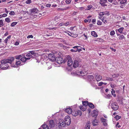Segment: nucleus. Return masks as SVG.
<instances>
[{
	"label": "nucleus",
	"mask_w": 129,
	"mask_h": 129,
	"mask_svg": "<svg viewBox=\"0 0 129 129\" xmlns=\"http://www.w3.org/2000/svg\"><path fill=\"white\" fill-rule=\"evenodd\" d=\"M76 74L81 76H86L85 77L88 79V80L90 82H92L94 81V77L92 75H86L87 73L86 72H84L81 71L77 70L76 71Z\"/></svg>",
	"instance_id": "nucleus-1"
},
{
	"label": "nucleus",
	"mask_w": 129,
	"mask_h": 129,
	"mask_svg": "<svg viewBox=\"0 0 129 129\" xmlns=\"http://www.w3.org/2000/svg\"><path fill=\"white\" fill-rule=\"evenodd\" d=\"M14 57H12L8 59H4L2 60L1 61V62L2 64H7V63H9L11 65V66L12 67H16V66L15 65L14 66H13L11 64V63H12V61L14 60Z\"/></svg>",
	"instance_id": "nucleus-2"
},
{
	"label": "nucleus",
	"mask_w": 129,
	"mask_h": 129,
	"mask_svg": "<svg viewBox=\"0 0 129 129\" xmlns=\"http://www.w3.org/2000/svg\"><path fill=\"white\" fill-rule=\"evenodd\" d=\"M55 61H56L57 63L60 64L65 63L66 61V60L65 59L63 60V58L61 57H57L56 58Z\"/></svg>",
	"instance_id": "nucleus-3"
},
{
	"label": "nucleus",
	"mask_w": 129,
	"mask_h": 129,
	"mask_svg": "<svg viewBox=\"0 0 129 129\" xmlns=\"http://www.w3.org/2000/svg\"><path fill=\"white\" fill-rule=\"evenodd\" d=\"M73 66L75 68L77 67H80L81 66L80 64V60H79V59L75 60L74 61Z\"/></svg>",
	"instance_id": "nucleus-4"
},
{
	"label": "nucleus",
	"mask_w": 129,
	"mask_h": 129,
	"mask_svg": "<svg viewBox=\"0 0 129 129\" xmlns=\"http://www.w3.org/2000/svg\"><path fill=\"white\" fill-rule=\"evenodd\" d=\"M64 122L66 123V124L69 125H70L71 123V119L70 117L69 116H66L65 118Z\"/></svg>",
	"instance_id": "nucleus-5"
},
{
	"label": "nucleus",
	"mask_w": 129,
	"mask_h": 129,
	"mask_svg": "<svg viewBox=\"0 0 129 129\" xmlns=\"http://www.w3.org/2000/svg\"><path fill=\"white\" fill-rule=\"evenodd\" d=\"M48 58L51 61H53L55 60V56L53 53H50L48 55Z\"/></svg>",
	"instance_id": "nucleus-6"
},
{
	"label": "nucleus",
	"mask_w": 129,
	"mask_h": 129,
	"mask_svg": "<svg viewBox=\"0 0 129 129\" xmlns=\"http://www.w3.org/2000/svg\"><path fill=\"white\" fill-rule=\"evenodd\" d=\"M111 108L114 111L117 110L118 108L117 104L116 102L112 103L111 104Z\"/></svg>",
	"instance_id": "nucleus-7"
},
{
	"label": "nucleus",
	"mask_w": 129,
	"mask_h": 129,
	"mask_svg": "<svg viewBox=\"0 0 129 129\" xmlns=\"http://www.w3.org/2000/svg\"><path fill=\"white\" fill-rule=\"evenodd\" d=\"M82 112L81 111L79 110H77L76 111H74L72 113V115L74 116H76L78 115L81 116L82 114Z\"/></svg>",
	"instance_id": "nucleus-8"
},
{
	"label": "nucleus",
	"mask_w": 129,
	"mask_h": 129,
	"mask_svg": "<svg viewBox=\"0 0 129 129\" xmlns=\"http://www.w3.org/2000/svg\"><path fill=\"white\" fill-rule=\"evenodd\" d=\"M99 3L102 6H107L108 3L107 0H100Z\"/></svg>",
	"instance_id": "nucleus-9"
},
{
	"label": "nucleus",
	"mask_w": 129,
	"mask_h": 129,
	"mask_svg": "<svg viewBox=\"0 0 129 129\" xmlns=\"http://www.w3.org/2000/svg\"><path fill=\"white\" fill-rule=\"evenodd\" d=\"M67 59L68 60V66H70L72 65L73 63V61L72 59L69 56H68L67 57Z\"/></svg>",
	"instance_id": "nucleus-10"
},
{
	"label": "nucleus",
	"mask_w": 129,
	"mask_h": 129,
	"mask_svg": "<svg viewBox=\"0 0 129 129\" xmlns=\"http://www.w3.org/2000/svg\"><path fill=\"white\" fill-rule=\"evenodd\" d=\"M0 68L3 70H6L7 69H9V68H10L8 64H1L0 65Z\"/></svg>",
	"instance_id": "nucleus-11"
},
{
	"label": "nucleus",
	"mask_w": 129,
	"mask_h": 129,
	"mask_svg": "<svg viewBox=\"0 0 129 129\" xmlns=\"http://www.w3.org/2000/svg\"><path fill=\"white\" fill-rule=\"evenodd\" d=\"M104 15H107L108 16L109 15V13L108 11H105L103 12H101L100 13L99 15L101 16H102Z\"/></svg>",
	"instance_id": "nucleus-12"
},
{
	"label": "nucleus",
	"mask_w": 129,
	"mask_h": 129,
	"mask_svg": "<svg viewBox=\"0 0 129 129\" xmlns=\"http://www.w3.org/2000/svg\"><path fill=\"white\" fill-rule=\"evenodd\" d=\"M66 124L64 122V121L63 120H61V121L60 120L59 123V126H61L62 127H64L66 126Z\"/></svg>",
	"instance_id": "nucleus-13"
},
{
	"label": "nucleus",
	"mask_w": 129,
	"mask_h": 129,
	"mask_svg": "<svg viewBox=\"0 0 129 129\" xmlns=\"http://www.w3.org/2000/svg\"><path fill=\"white\" fill-rule=\"evenodd\" d=\"M101 120L102 121V122H103V125L104 126H106L107 124V120L103 118H101Z\"/></svg>",
	"instance_id": "nucleus-14"
},
{
	"label": "nucleus",
	"mask_w": 129,
	"mask_h": 129,
	"mask_svg": "<svg viewBox=\"0 0 129 129\" xmlns=\"http://www.w3.org/2000/svg\"><path fill=\"white\" fill-rule=\"evenodd\" d=\"M49 126L50 127H54L55 126V124L53 120H51L49 121Z\"/></svg>",
	"instance_id": "nucleus-15"
},
{
	"label": "nucleus",
	"mask_w": 129,
	"mask_h": 129,
	"mask_svg": "<svg viewBox=\"0 0 129 129\" xmlns=\"http://www.w3.org/2000/svg\"><path fill=\"white\" fill-rule=\"evenodd\" d=\"M95 78L97 81H99L102 79V76L99 75H97L95 76Z\"/></svg>",
	"instance_id": "nucleus-16"
},
{
	"label": "nucleus",
	"mask_w": 129,
	"mask_h": 129,
	"mask_svg": "<svg viewBox=\"0 0 129 129\" xmlns=\"http://www.w3.org/2000/svg\"><path fill=\"white\" fill-rule=\"evenodd\" d=\"M73 48H76V49L77 50V51H78V52H80V51L82 50L81 49L82 48H81V47L79 46H76L73 47Z\"/></svg>",
	"instance_id": "nucleus-17"
},
{
	"label": "nucleus",
	"mask_w": 129,
	"mask_h": 129,
	"mask_svg": "<svg viewBox=\"0 0 129 129\" xmlns=\"http://www.w3.org/2000/svg\"><path fill=\"white\" fill-rule=\"evenodd\" d=\"M65 111L69 114H71L72 113V110L71 108H67L65 109Z\"/></svg>",
	"instance_id": "nucleus-18"
},
{
	"label": "nucleus",
	"mask_w": 129,
	"mask_h": 129,
	"mask_svg": "<svg viewBox=\"0 0 129 129\" xmlns=\"http://www.w3.org/2000/svg\"><path fill=\"white\" fill-rule=\"evenodd\" d=\"M92 122L93 125H96L98 124V121L96 119H94L93 120Z\"/></svg>",
	"instance_id": "nucleus-19"
},
{
	"label": "nucleus",
	"mask_w": 129,
	"mask_h": 129,
	"mask_svg": "<svg viewBox=\"0 0 129 129\" xmlns=\"http://www.w3.org/2000/svg\"><path fill=\"white\" fill-rule=\"evenodd\" d=\"M30 10L32 13H37L38 11V10L36 8L32 9Z\"/></svg>",
	"instance_id": "nucleus-20"
},
{
	"label": "nucleus",
	"mask_w": 129,
	"mask_h": 129,
	"mask_svg": "<svg viewBox=\"0 0 129 129\" xmlns=\"http://www.w3.org/2000/svg\"><path fill=\"white\" fill-rule=\"evenodd\" d=\"M93 114L94 115H93V117H94L95 118L97 117L98 115V112L97 110H94L93 111Z\"/></svg>",
	"instance_id": "nucleus-21"
},
{
	"label": "nucleus",
	"mask_w": 129,
	"mask_h": 129,
	"mask_svg": "<svg viewBox=\"0 0 129 129\" xmlns=\"http://www.w3.org/2000/svg\"><path fill=\"white\" fill-rule=\"evenodd\" d=\"M89 103L87 101H82V104L83 106L86 107V106L88 105Z\"/></svg>",
	"instance_id": "nucleus-22"
},
{
	"label": "nucleus",
	"mask_w": 129,
	"mask_h": 129,
	"mask_svg": "<svg viewBox=\"0 0 129 129\" xmlns=\"http://www.w3.org/2000/svg\"><path fill=\"white\" fill-rule=\"evenodd\" d=\"M90 122L89 121L88 122V123H87L85 126V129H90Z\"/></svg>",
	"instance_id": "nucleus-23"
},
{
	"label": "nucleus",
	"mask_w": 129,
	"mask_h": 129,
	"mask_svg": "<svg viewBox=\"0 0 129 129\" xmlns=\"http://www.w3.org/2000/svg\"><path fill=\"white\" fill-rule=\"evenodd\" d=\"M124 29V27H121L118 29H116V32L117 31H118L120 33H121Z\"/></svg>",
	"instance_id": "nucleus-24"
},
{
	"label": "nucleus",
	"mask_w": 129,
	"mask_h": 129,
	"mask_svg": "<svg viewBox=\"0 0 129 129\" xmlns=\"http://www.w3.org/2000/svg\"><path fill=\"white\" fill-rule=\"evenodd\" d=\"M108 1L110 3H113V4L114 5H116L117 4L116 0H108Z\"/></svg>",
	"instance_id": "nucleus-25"
},
{
	"label": "nucleus",
	"mask_w": 129,
	"mask_h": 129,
	"mask_svg": "<svg viewBox=\"0 0 129 129\" xmlns=\"http://www.w3.org/2000/svg\"><path fill=\"white\" fill-rule=\"evenodd\" d=\"M79 108L81 110H82L83 111H85L86 109V107L83 106H79Z\"/></svg>",
	"instance_id": "nucleus-26"
},
{
	"label": "nucleus",
	"mask_w": 129,
	"mask_h": 129,
	"mask_svg": "<svg viewBox=\"0 0 129 129\" xmlns=\"http://www.w3.org/2000/svg\"><path fill=\"white\" fill-rule=\"evenodd\" d=\"M88 106L91 109H93L94 108V105L91 103H89Z\"/></svg>",
	"instance_id": "nucleus-27"
},
{
	"label": "nucleus",
	"mask_w": 129,
	"mask_h": 129,
	"mask_svg": "<svg viewBox=\"0 0 129 129\" xmlns=\"http://www.w3.org/2000/svg\"><path fill=\"white\" fill-rule=\"evenodd\" d=\"M42 126L43 129H49L48 126L46 124H43Z\"/></svg>",
	"instance_id": "nucleus-28"
},
{
	"label": "nucleus",
	"mask_w": 129,
	"mask_h": 129,
	"mask_svg": "<svg viewBox=\"0 0 129 129\" xmlns=\"http://www.w3.org/2000/svg\"><path fill=\"white\" fill-rule=\"evenodd\" d=\"M91 34L92 36L95 37L98 36L97 34L94 31L91 32Z\"/></svg>",
	"instance_id": "nucleus-29"
},
{
	"label": "nucleus",
	"mask_w": 129,
	"mask_h": 129,
	"mask_svg": "<svg viewBox=\"0 0 129 129\" xmlns=\"http://www.w3.org/2000/svg\"><path fill=\"white\" fill-rule=\"evenodd\" d=\"M115 93V91L114 90V89L113 88L112 89V91H111V93L113 95L114 97H115L116 96V94H114Z\"/></svg>",
	"instance_id": "nucleus-30"
},
{
	"label": "nucleus",
	"mask_w": 129,
	"mask_h": 129,
	"mask_svg": "<svg viewBox=\"0 0 129 129\" xmlns=\"http://www.w3.org/2000/svg\"><path fill=\"white\" fill-rule=\"evenodd\" d=\"M15 58L16 59L21 60L22 58V56L21 55H19L18 56H15Z\"/></svg>",
	"instance_id": "nucleus-31"
},
{
	"label": "nucleus",
	"mask_w": 129,
	"mask_h": 129,
	"mask_svg": "<svg viewBox=\"0 0 129 129\" xmlns=\"http://www.w3.org/2000/svg\"><path fill=\"white\" fill-rule=\"evenodd\" d=\"M119 1H120L121 4H123L125 3L126 2V0H118Z\"/></svg>",
	"instance_id": "nucleus-32"
},
{
	"label": "nucleus",
	"mask_w": 129,
	"mask_h": 129,
	"mask_svg": "<svg viewBox=\"0 0 129 129\" xmlns=\"http://www.w3.org/2000/svg\"><path fill=\"white\" fill-rule=\"evenodd\" d=\"M114 118L116 119V120H118L121 118V117L119 116L118 115H116L115 117Z\"/></svg>",
	"instance_id": "nucleus-33"
},
{
	"label": "nucleus",
	"mask_w": 129,
	"mask_h": 129,
	"mask_svg": "<svg viewBox=\"0 0 129 129\" xmlns=\"http://www.w3.org/2000/svg\"><path fill=\"white\" fill-rule=\"evenodd\" d=\"M106 79L105 80H106L107 81H112L113 80V79L112 78H111L109 77H106Z\"/></svg>",
	"instance_id": "nucleus-34"
},
{
	"label": "nucleus",
	"mask_w": 129,
	"mask_h": 129,
	"mask_svg": "<svg viewBox=\"0 0 129 129\" xmlns=\"http://www.w3.org/2000/svg\"><path fill=\"white\" fill-rule=\"evenodd\" d=\"M125 38L124 37L123 35H120L119 37V38L120 40H122L123 39H125Z\"/></svg>",
	"instance_id": "nucleus-35"
},
{
	"label": "nucleus",
	"mask_w": 129,
	"mask_h": 129,
	"mask_svg": "<svg viewBox=\"0 0 129 129\" xmlns=\"http://www.w3.org/2000/svg\"><path fill=\"white\" fill-rule=\"evenodd\" d=\"M5 21L6 22H7L8 23H9L11 21V20H10V19L8 18H5Z\"/></svg>",
	"instance_id": "nucleus-36"
},
{
	"label": "nucleus",
	"mask_w": 129,
	"mask_h": 129,
	"mask_svg": "<svg viewBox=\"0 0 129 129\" xmlns=\"http://www.w3.org/2000/svg\"><path fill=\"white\" fill-rule=\"evenodd\" d=\"M17 22H13L11 23V26H14L17 24Z\"/></svg>",
	"instance_id": "nucleus-37"
},
{
	"label": "nucleus",
	"mask_w": 129,
	"mask_h": 129,
	"mask_svg": "<svg viewBox=\"0 0 129 129\" xmlns=\"http://www.w3.org/2000/svg\"><path fill=\"white\" fill-rule=\"evenodd\" d=\"M92 7V6L91 5H88L87 6V8L86 9L87 10H89Z\"/></svg>",
	"instance_id": "nucleus-38"
},
{
	"label": "nucleus",
	"mask_w": 129,
	"mask_h": 129,
	"mask_svg": "<svg viewBox=\"0 0 129 129\" xmlns=\"http://www.w3.org/2000/svg\"><path fill=\"white\" fill-rule=\"evenodd\" d=\"M119 76V74H115L114 75H112V77L113 78H115L118 77Z\"/></svg>",
	"instance_id": "nucleus-39"
},
{
	"label": "nucleus",
	"mask_w": 129,
	"mask_h": 129,
	"mask_svg": "<svg viewBox=\"0 0 129 129\" xmlns=\"http://www.w3.org/2000/svg\"><path fill=\"white\" fill-rule=\"evenodd\" d=\"M102 21L103 22H104L105 24H106L107 23V20H105V19L104 18H102L101 19Z\"/></svg>",
	"instance_id": "nucleus-40"
},
{
	"label": "nucleus",
	"mask_w": 129,
	"mask_h": 129,
	"mask_svg": "<svg viewBox=\"0 0 129 129\" xmlns=\"http://www.w3.org/2000/svg\"><path fill=\"white\" fill-rule=\"evenodd\" d=\"M115 34V32L114 31H111L110 32V35L112 36L114 35Z\"/></svg>",
	"instance_id": "nucleus-41"
},
{
	"label": "nucleus",
	"mask_w": 129,
	"mask_h": 129,
	"mask_svg": "<svg viewBox=\"0 0 129 129\" xmlns=\"http://www.w3.org/2000/svg\"><path fill=\"white\" fill-rule=\"evenodd\" d=\"M31 3V0H27L25 3L27 4H30Z\"/></svg>",
	"instance_id": "nucleus-42"
},
{
	"label": "nucleus",
	"mask_w": 129,
	"mask_h": 129,
	"mask_svg": "<svg viewBox=\"0 0 129 129\" xmlns=\"http://www.w3.org/2000/svg\"><path fill=\"white\" fill-rule=\"evenodd\" d=\"M21 63V61H20L19 60L17 61H16V65H19Z\"/></svg>",
	"instance_id": "nucleus-43"
},
{
	"label": "nucleus",
	"mask_w": 129,
	"mask_h": 129,
	"mask_svg": "<svg viewBox=\"0 0 129 129\" xmlns=\"http://www.w3.org/2000/svg\"><path fill=\"white\" fill-rule=\"evenodd\" d=\"M102 23L100 20L98 21L97 24L99 25H101L102 24Z\"/></svg>",
	"instance_id": "nucleus-44"
},
{
	"label": "nucleus",
	"mask_w": 129,
	"mask_h": 129,
	"mask_svg": "<svg viewBox=\"0 0 129 129\" xmlns=\"http://www.w3.org/2000/svg\"><path fill=\"white\" fill-rule=\"evenodd\" d=\"M110 85L111 87L112 88H114L115 87H116V85L115 84H111Z\"/></svg>",
	"instance_id": "nucleus-45"
},
{
	"label": "nucleus",
	"mask_w": 129,
	"mask_h": 129,
	"mask_svg": "<svg viewBox=\"0 0 129 129\" xmlns=\"http://www.w3.org/2000/svg\"><path fill=\"white\" fill-rule=\"evenodd\" d=\"M69 22L63 23V25H65L66 26H67L68 25H69Z\"/></svg>",
	"instance_id": "nucleus-46"
},
{
	"label": "nucleus",
	"mask_w": 129,
	"mask_h": 129,
	"mask_svg": "<svg viewBox=\"0 0 129 129\" xmlns=\"http://www.w3.org/2000/svg\"><path fill=\"white\" fill-rule=\"evenodd\" d=\"M0 25H2L3 26V21L2 20H0Z\"/></svg>",
	"instance_id": "nucleus-47"
},
{
	"label": "nucleus",
	"mask_w": 129,
	"mask_h": 129,
	"mask_svg": "<svg viewBox=\"0 0 129 129\" xmlns=\"http://www.w3.org/2000/svg\"><path fill=\"white\" fill-rule=\"evenodd\" d=\"M103 84V83L102 82H100L99 83V84H98V86H102V85Z\"/></svg>",
	"instance_id": "nucleus-48"
},
{
	"label": "nucleus",
	"mask_w": 129,
	"mask_h": 129,
	"mask_svg": "<svg viewBox=\"0 0 129 129\" xmlns=\"http://www.w3.org/2000/svg\"><path fill=\"white\" fill-rule=\"evenodd\" d=\"M71 51L73 52H75L77 51V50L76 49H72L71 50Z\"/></svg>",
	"instance_id": "nucleus-49"
},
{
	"label": "nucleus",
	"mask_w": 129,
	"mask_h": 129,
	"mask_svg": "<svg viewBox=\"0 0 129 129\" xmlns=\"http://www.w3.org/2000/svg\"><path fill=\"white\" fill-rule=\"evenodd\" d=\"M96 21V20L95 19H92V22L94 24H95V22Z\"/></svg>",
	"instance_id": "nucleus-50"
},
{
	"label": "nucleus",
	"mask_w": 129,
	"mask_h": 129,
	"mask_svg": "<svg viewBox=\"0 0 129 129\" xmlns=\"http://www.w3.org/2000/svg\"><path fill=\"white\" fill-rule=\"evenodd\" d=\"M21 60L23 62H24L26 61V60L25 58H22V59H21Z\"/></svg>",
	"instance_id": "nucleus-51"
},
{
	"label": "nucleus",
	"mask_w": 129,
	"mask_h": 129,
	"mask_svg": "<svg viewBox=\"0 0 129 129\" xmlns=\"http://www.w3.org/2000/svg\"><path fill=\"white\" fill-rule=\"evenodd\" d=\"M15 14V13L14 11H11V12L9 13V14L10 15H14Z\"/></svg>",
	"instance_id": "nucleus-52"
},
{
	"label": "nucleus",
	"mask_w": 129,
	"mask_h": 129,
	"mask_svg": "<svg viewBox=\"0 0 129 129\" xmlns=\"http://www.w3.org/2000/svg\"><path fill=\"white\" fill-rule=\"evenodd\" d=\"M33 38V36L32 35H28L27 36V38Z\"/></svg>",
	"instance_id": "nucleus-53"
},
{
	"label": "nucleus",
	"mask_w": 129,
	"mask_h": 129,
	"mask_svg": "<svg viewBox=\"0 0 129 129\" xmlns=\"http://www.w3.org/2000/svg\"><path fill=\"white\" fill-rule=\"evenodd\" d=\"M32 55H34V54L35 52L34 51H30L29 52Z\"/></svg>",
	"instance_id": "nucleus-54"
},
{
	"label": "nucleus",
	"mask_w": 129,
	"mask_h": 129,
	"mask_svg": "<svg viewBox=\"0 0 129 129\" xmlns=\"http://www.w3.org/2000/svg\"><path fill=\"white\" fill-rule=\"evenodd\" d=\"M26 56L27 57H32V56L31 55V54L30 53H27L26 55Z\"/></svg>",
	"instance_id": "nucleus-55"
},
{
	"label": "nucleus",
	"mask_w": 129,
	"mask_h": 129,
	"mask_svg": "<svg viewBox=\"0 0 129 129\" xmlns=\"http://www.w3.org/2000/svg\"><path fill=\"white\" fill-rule=\"evenodd\" d=\"M71 2V1L70 0H66V3L67 4H69Z\"/></svg>",
	"instance_id": "nucleus-56"
},
{
	"label": "nucleus",
	"mask_w": 129,
	"mask_h": 129,
	"mask_svg": "<svg viewBox=\"0 0 129 129\" xmlns=\"http://www.w3.org/2000/svg\"><path fill=\"white\" fill-rule=\"evenodd\" d=\"M3 17H5L7 16V15L6 14L4 13L2 14Z\"/></svg>",
	"instance_id": "nucleus-57"
},
{
	"label": "nucleus",
	"mask_w": 129,
	"mask_h": 129,
	"mask_svg": "<svg viewBox=\"0 0 129 129\" xmlns=\"http://www.w3.org/2000/svg\"><path fill=\"white\" fill-rule=\"evenodd\" d=\"M51 6V5L50 4H47L46 5V7H50Z\"/></svg>",
	"instance_id": "nucleus-58"
},
{
	"label": "nucleus",
	"mask_w": 129,
	"mask_h": 129,
	"mask_svg": "<svg viewBox=\"0 0 129 129\" xmlns=\"http://www.w3.org/2000/svg\"><path fill=\"white\" fill-rule=\"evenodd\" d=\"M8 40V39H7L6 38L5 39V42L6 43H7V42Z\"/></svg>",
	"instance_id": "nucleus-59"
},
{
	"label": "nucleus",
	"mask_w": 129,
	"mask_h": 129,
	"mask_svg": "<svg viewBox=\"0 0 129 129\" xmlns=\"http://www.w3.org/2000/svg\"><path fill=\"white\" fill-rule=\"evenodd\" d=\"M19 43L17 42H16L15 44V45L16 46L18 45H19Z\"/></svg>",
	"instance_id": "nucleus-60"
},
{
	"label": "nucleus",
	"mask_w": 129,
	"mask_h": 129,
	"mask_svg": "<svg viewBox=\"0 0 129 129\" xmlns=\"http://www.w3.org/2000/svg\"><path fill=\"white\" fill-rule=\"evenodd\" d=\"M5 12L7 13V14H8L9 12V11H8L7 10V9H6V8H5Z\"/></svg>",
	"instance_id": "nucleus-61"
},
{
	"label": "nucleus",
	"mask_w": 129,
	"mask_h": 129,
	"mask_svg": "<svg viewBox=\"0 0 129 129\" xmlns=\"http://www.w3.org/2000/svg\"><path fill=\"white\" fill-rule=\"evenodd\" d=\"M24 58H25V59L26 60H29L30 59V58L29 57V58H27L25 57H24Z\"/></svg>",
	"instance_id": "nucleus-62"
},
{
	"label": "nucleus",
	"mask_w": 129,
	"mask_h": 129,
	"mask_svg": "<svg viewBox=\"0 0 129 129\" xmlns=\"http://www.w3.org/2000/svg\"><path fill=\"white\" fill-rule=\"evenodd\" d=\"M63 25V23H60L59 25V26H62Z\"/></svg>",
	"instance_id": "nucleus-63"
},
{
	"label": "nucleus",
	"mask_w": 129,
	"mask_h": 129,
	"mask_svg": "<svg viewBox=\"0 0 129 129\" xmlns=\"http://www.w3.org/2000/svg\"><path fill=\"white\" fill-rule=\"evenodd\" d=\"M79 9H80V10H83L84 9V7H80L79 8Z\"/></svg>",
	"instance_id": "nucleus-64"
}]
</instances>
